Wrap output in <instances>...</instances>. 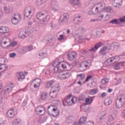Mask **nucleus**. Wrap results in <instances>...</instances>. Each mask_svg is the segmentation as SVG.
<instances>
[{"label": "nucleus", "instance_id": "nucleus-34", "mask_svg": "<svg viewBox=\"0 0 125 125\" xmlns=\"http://www.w3.org/2000/svg\"><path fill=\"white\" fill-rule=\"evenodd\" d=\"M4 13L5 14H9L10 13V9L7 7H4Z\"/></svg>", "mask_w": 125, "mask_h": 125}, {"label": "nucleus", "instance_id": "nucleus-37", "mask_svg": "<svg viewBox=\"0 0 125 125\" xmlns=\"http://www.w3.org/2000/svg\"><path fill=\"white\" fill-rule=\"evenodd\" d=\"M71 3L74 4L75 5H78L79 4V0H69Z\"/></svg>", "mask_w": 125, "mask_h": 125}, {"label": "nucleus", "instance_id": "nucleus-27", "mask_svg": "<svg viewBox=\"0 0 125 125\" xmlns=\"http://www.w3.org/2000/svg\"><path fill=\"white\" fill-rule=\"evenodd\" d=\"M39 56L40 57L41 59H43L44 57L47 56V53L43 52L42 53H39Z\"/></svg>", "mask_w": 125, "mask_h": 125}, {"label": "nucleus", "instance_id": "nucleus-10", "mask_svg": "<svg viewBox=\"0 0 125 125\" xmlns=\"http://www.w3.org/2000/svg\"><path fill=\"white\" fill-rule=\"evenodd\" d=\"M6 117L8 118H10V119H13L14 117H15L16 113L14 112V109H12L11 110H9L6 113Z\"/></svg>", "mask_w": 125, "mask_h": 125}, {"label": "nucleus", "instance_id": "nucleus-14", "mask_svg": "<svg viewBox=\"0 0 125 125\" xmlns=\"http://www.w3.org/2000/svg\"><path fill=\"white\" fill-rule=\"evenodd\" d=\"M68 15H69L68 14V13H65L63 14V15L60 18V20L62 23L63 22L67 21V20H68Z\"/></svg>", "mask_w": 125, "mask_h": 125}, {"label": "nucleus", "instance_id": "nucleus-54", "mask_svg": "<svg viewBox=\"0 0 125 125\" xmlns=\"http://www.w3.org/2000/svg\"><path fill=\"white\" fill-rule=\"evenodd\" d=\"M105 48L107 50H110V49L111 48V45H110L109 44H107V45L105 46Z\"/></svg>", "mask_w": 125, "mask_h": 125}, {"label": "nucleus", "instance_id": "nucleus-1", "mask_svg": "<svg viewBox=\"0 0 125 125\" xmlns=\"http://www.w3.org/2000/svg\"><path fill=\"white\" fill-rule=\"evenodd\" d=\"M37 18L38 20H40L41 24H46L49 20V16L45 15V14L42 12H39L37 14Z\"/></svg>", "mask_w": 125, "mask_h": 125}, {"label": "nucleus", "instance_id": "nucleus-30", "mask_svg": "<svg viewBox=\"0 0 125 125\" xmlns=\"http://www.w3.org/2000/svg\"><path fill=\"white\" fill-rule=\"evenodd\" d=\"M0 66V70H3V71H6V69L8 68V66L4 63H1Z\"/></svg>", "mask_w": 125, "mask_h": 125}, {"label": "nucleus", "instance_id": "nucleus-7", "mask_svg": "<svg viewBox=\"0 0 125 125\" xmlns=\"http://www.w3.org/2000/svg\"><path fill=\"white\" fill-rule=\"evenodd\" d=\"M11 90H12V87H11V86H8L4 90L2 91V86L0 85V93H1L2 92L4 95H5V94H8Z\"/></svg>", "mask_w": 125, "mask_h": 125}, {"label": "nucleus", "instance_id": "nucleus-11", "mask_svg": "<svg viewBox=\"0 0 125 125\" xmlns=\"http://www.w3.org/2000/svg\"><path fill=\"white\" fill-rule=\"evenodd\" d=\"M42 108L43 109L44 111L45 110V107H44V106H42L41 105L37 106L35 109V111L37 112V114L40 116H42V115H43V113H42V110L41 109Z\"/></svg>", "mask_w": 125, "mask_h": 125}, {"label": "nucleus", "instance_id": "nucleus-2", "mask_svg": "<svg viewBox=\"0 0 125 125\" xmlns=\"http://www.w3.org/2000/svg\"><path fill=\"white\" fill-rule=\"evenodd\" d=\"M97 4L98 6L95 8V12L97 13H99L100 11H102L103 10H105L106 12H111V11L112 10V7L111 6L105 7V6H104V4L101 2H99Z\"/></svg>", "mask_w": 125, "mask_h": 125}, {"label": "nucleus", "instance_id": "nucleus-41", "mask_svg": "<svg viewBox=\"0 0 125 125\" xmlns=\"http://www.w3.org/2000/svg\"><path fill=\"white\" fill-rule=\"evenodd\" d=\"M106 47L104 46L103 47V48H102L100 51H99V53H100V54H102V55H104V51H105V50H106Z\"/></svg>", "mask_w": 125, "mask_h": 125}, {"label": "nucleus", "instance_id": "nucleus-24", "mask_svg": "<svg viewBox=\"0 0 125 125\" xmlns=\"http://www.w3.org/2000/svg\"><path fill=\"white\" fill-rule=\"evenodd\" d=\"M19 75L20 77L18 78V81L20 82H22V81L25 79V75H24V74L21 72H20Z\"/></svg>", "mask_w": 125, "mask_h": 125}, {"label": "nucleus", "instance_id": "nucleus-50", "mask_svg": "<svg viewBox=\"0 0 125 125\" xmlns=\"http://www.w3.org/2000/svg\"><path fill=\"white\" fill-rule=\"evenodd\" d=\"M79 101H83L84 100V97L81 96H79L78 98Z\"/></svg>", "mask_w": 125, "mask_h": 125}, {"label": "nucleus", "instance_id": "nucleus-17", "mask_svg": "<svg viewBox=\"0 0 125 125\" xmlns=\"http://www.w3.org/2000/svg\"><path fill=\"white\" fill-rule=\"evenodd\" d=\"M54 80H51L50 81H47L45 83V86L46 88H49L51 86H52L53 84L54 83Z\"/></svg>", "mask_w": 125, "mask_h": 125}, {"label": "nucleus", "instance_id": "nucleus-36", "mask_svg": "<svg viewBox=\"0 0 125 125\" xmlns=\"http://www.w3.org/2000/svg\"><path fill=\"white\" fill-rule=\"evenodd\" d=\"M17 42H11L10 44L9 45H8L7 46V47L8 48L9 47V46H11V47H14V46H15L16 45H17Z\"/></svg>", "mask_w": 125, "mask_h": 125}, {"label": "nucleus", "instance_id": "nucleus-35", "mask_svg": "<svg viewBox=\"0 0 125 125\" xmlns=\"http://www.w3.org/2000/svg\"><path fill=\"white\" fill-rule=\"evenodd\" d=\"M98 92V89H96V88L93 89L90 91V94L91 95L95 94V93H97Z\"/></svg>", "mask_w": 125, "mask_h": 125}, {"label": "nucleus", "instance_id": "nucleus-55", "mask_svg": "<svg viewBox=\"0 0 125 125\" xmlns=\"http://www.w3.org/2000/svg\"><path fill=\"white\" fill-rule=\"evenodd\" d=\"M4 102V98L2 97L0 98V104H2Z\"/></svg>", "mask_w": 125, "mask_h": 125}, {"label": "nucleus", "instance_id": "nucleus-53", "mask_svg": "<svg viewBox=\"0 0 125 125\" xmlns=\"http://www.w3.org/2000/svg\"><path fill=\"white\" fill-rule=\"evenodd\" d=\"M91 78H92V76H90V75L88 76L85 80V82L86 83V82H88V81H89V80H90Z\"/></svg>", "mask_w": 125, "mask_h": 125}, {"label": "nucleus", "instance_id": "nucleus-48", "mask_svg": "<svg viewBox=\"0 0 125 125\" xmlns=\"http://www.w3.org/2000/svg\"><path fill=\"white\" fill-rule=\"evenodd\" d=\"M27 105V100H24L21 104L22 107H25Z\"/></svg>", "mask_w": 125, "mask_h": 125}, {"label": "nucleus", "instance_id": "nucleus-52", "mask_svg": "<svg viewBox=\"0 0 125 125\" xmlns=\"http://www.w3.org/2000/svg\"><path fill=\"white\" fill-rule=\"evenodd\" d=\"M82 53L83 54H84V55H86L87 54H88V53H89V51L85 50H83Z\"/></svg>", "mask_w": 125, "mask_h": 125}, {"label": "nucleus", "instance_id": "nucleus-58", "mask_svg": "<svg viewBox=\"0 0 125 125\" xmlns=\"http://www.w3.org/2000/svg\"><path fill=\"white\" fill-rule=\"evenodd\" d=\"M64 39V35L62 34L60 36V38H59V41H62Z\"/></svg>", "mask_w": 125, "mask_h": 125}, {"label": "nucleus", "instance_id": "nucleus-18", "mask_svg": "<svg viewBox=\"0 0 125 125\" xmlns=\"http://www.w3.org/2000/svg\"><path fill=\"white\" fill-rule=\"evenodd\" d=\"M112 101L111 100V98H106L104 100V104L106 106H109L112 104Z\"/></svg>", "mask_w": 125, "mask_h": 125}, {"label": "nucleus", "instance_id": "nucleus-29", "mask_svg": "<svg viewBox=\"0 0 125 125\" xmlns=\"http://www.w3.org/2000/svg\"><path fill=\"white\" fill-rule=\"evenodd\" d=\"M74 21H77V22H82L83 21V19L81 16H77L74 19Z\"/></svg>", "mask_w": 125, "mask_h": 125}, {"label": "nucleus", "instance_id": "nucleus-28", "mask_svg": "<svg viewBox=\"0 0 125 125\" xmlns=\"http://www.w3.org/2000/svg\"><path fill=\"white\" fill-rule=\"evenodd\" d=\"M11 21L14 25H17L19 23V21L16 17H13Z\"/></svg>", "mask_w": 125, "mask_h": 125}, {"label": "nucleus", "instance_id": "nucleus-8", "mask_svg": "<svg viewBox=\"0 0 125 125\" xmlns=\"http://www.w3.org/2000/svg\"><path fill=\"white\" fill-rule=\"evenodd\" d=\"M41 80L40 79L37 78V79H34L32 81V83H34L33 86L34 88L39 89V88H40V86H41Z\"/></svg>", "mask_w": 125, "mask_h": 125}, {"label": "nucleus", "instance_id": "nucleus-62", "mask_svg": "<svg viewBox=\"0 0 125 125\" xmlns=\"http://www.w3.org/2000/svg\"><path fill=\"white\" fill-rule=\"evenodd\" d=\"M27 49H28V51H30L32 50H33V46H30L27 47Z\"/></svg>", "mask_w": 125, "mask_h": 125}, {"label": "nucleus", "instance_id": "nucleus-60", "mask_svg": "<svg viewBox=\"0 0 125 125\" xmlns=\"http://www.w3.org/2000/svg\"><path fill=\"white\" fill-rule=\"evenodd\" d=\"M107 93H105V92H103V93H102L101 95L100 96V97H106V94Z\"/></svg>", "mask_w": 125, "mask_h": 125}, {"label": "nucleus", "instance_id": "nucleus-59", "mask_svg": "<svg viewBox=\"0 0 125 125\" xmlns=\"http://www.w3.org/2000/svg\"><path fill=\"white\" fill-rule=\"evenodd\" d=\"M69 53H71L72 55H74V57L76 58V56L77 55V53L75 51H72L69 52Z\"/></svg>", "mask_w": 125, "mask_h": 125}, {"label": "nucleus", "instance_id": "nucleus-38", "mask_svg": "<svg viewBox=\"0 0 125 125\" xmlns=\"http://www.w3.org/2000/svg\"><path fill=\"white\" fill-rule=\"evenodd\" d=\"M6 43H7V42L6 41H5V42L1 41L0 45L1 47H2L3 48H8L7 47H5V46L4 45L5 44H6Z\"/></svg>", "mask_w": 125, "mask_h": 125}, {"label": "nucleus", "instance_id": "nucleus-9", "mask_svg": "<svg viewBox=\"0 0 125 125\" xmlns=\"http://www.w3.org/2000/svg\"><path fill=\"white\" fill-rule=\"evenodd\" d=\"M73 66L71 65L69 62H64L62 64V68L63 69V70H65V71H70L72 70V67Z\"/></svg>", "mask_w": 125, "mask_h": 125}, {"label": "nucleus", "instance_id": "nucleus-12", "mask_svg": "<svg viewBox=\"0 0 125 125\" xmlns=\"http://www.w3.org/2000/svg\"><path fill=\"white\" fill-rule=\"evenodd\" d=\"M103 43L102 42H99V43H97L91 49H89V51H94L95 52L97 49L99 48V47H101L102 45H103Z\"/></svg>", "mask_w": 125, "mask_h": 125}, {"label": "nucleus", "instance_id": "nucleus-45", "mask_svg": "<svg viewBox=\"0 0 125 125\" xmlns=\"http://www.w3.org/2000/svg\"><path fill=\"white\" fill-rule=\"evenodd\" d=\"M78 77H80L82 80H83L85 78V75L84 74H80L77 75V77L78 78Z\"/></svg>", "mask_w": 125, "mask_h": 125}, {"label": "nucleus", "instance_id": "nucleus-20", "mask_svg": "<svg viewBox=\"0 0 125 125\" xmlns=\"http://www.w3.org/2000/svg\"><path fill=\"white\" fill-rule=\"evenodd\" d=\"M119 97H118L116 101V108L120 109V108L124 105V103H122L119 101Z\"/></svg>", "mask_w": 125, "mask_h": 125}, {"label": "nucleus", "instance_id": "nucleus-23", "mask_svg": "<svg viewBox=\"0 0 125 125\" xmlns=\"http://www.w3.org/2000/svg\"><path fill=\"white\" fill-rule=\"evenodd\" d=\"M13 125H21V122L20 121V119H16L14 120L12 122Z\"/></svg>", "mask_w": 125, "mask_h": 125}, {"label": "nucleus", "instance_id": "nucleus-42", "mask_svg": "<svg viewBox=\"0 0 125 125\" xmlns=\"http://www.w3.org/2000/svg\"><path fill=\"white\" fill-rule=\"evenodd\" d=\"M112 58L114 61V63H116V62H117V61L120 60V57H119V56H116L115 57H113Z\"/></svg>", "mask_w": 125, "mask_h": 125}, {"label": "nucleus", "instance_id": "nucleus-47", "mask_svg": "<svg viewBox=\"0 0 125 125\" xmlns=\"http://www.w3.org/2000/svg\"><path fill=\"white\" fill-rule=\"evenodd\" d=\"M30 14L31 13L24 12V18H29V16H30Z\"/></svg>", "mask_w": 125, "mask_h": 125}, {"label": "nucleus", "instance_id": "nucleus-21", "mask_svg": "<svg viewBox=\"0 0 125 125\" xmlns=\"http://www.w3.org/2000/svg\"><path fill=\"white\" fill-rule=\"evenodd\" d=\"M83 67L85 68H87V67H88V65L85 64V62H83L81 64H80L79 69L80 71H82V72L84 71V69H83Z\"/></svg>", "mask_w": 125, "mask_h": 125}, {"label": "nucleus", "instance_id": "nucleus-33", "mask_svg": "<svg viewBox=\"0 0 125 125\" xmlns=\"http://www.w3.org/2000/svg\"><path fill=\"white\" fill-rule=\"evenodd\" d=\"M24 12H27L28 13H32V7H27L24 9Z\"/></svg>", "mask_w": 125, "mask_h": 125}, {"label": "nucleus", "instance_id": "nucleus-49", "mask_svg": "<svg viewBox=\"0 0 125 125\" xmlns=\"http://www.w3.org/2000/svg\"><path fill=\"white\" fill-rule=\"evenodd\" d=\"M9 56L10 57H11V58H14V57L16 56V53H10L9 54Z\"/></svg>", "mask_w": 125, "mask_h": 125}, {"label": "nucleus", "instance_id": "nucleus-16", "mask_svg": "<svg viewBox=\"0 0 125 125\" xmlns=\"http://www.w3.org/2000/svg\"><path fill=\"white\" fill-rule=\"evenodd\" d=\"M125 62H118L117 63H116L115 65L114 66V70H120V67L122 66L123 67V66H125Z\"/></svg>", "mask_w": 125, "mask_h": 125}, {"label": "nucleus", "instance_id": "nucleus-63", "mask_svg": "<svg viewBox=\"0 0 125 125\" xmlns=\"http://www.w3.org/2000/svg\"><path fill=\"white\" fill-rule=\"evenodd\" d=\"M89 101H90V99L89 98H87L85 99V102L86 103H89Z\"/></svg>", "mask_w": 125, "mask_h": 125}, {"label": "nucleus", "instance_id": "nucleus-61", "mask_svg": "<svg viewBox=\"0 0 125 125\" xmlns=\"http://www.w3.org/2000/svg\"><path fill=\"white\" fill-rule=\"evenodd\" d=\"M0 62H4V63H5V59L3 58H0Z\"/></svg>", "mask_w": 125, "mask_h": 125}, {"label": "nucleus", "instance_id": "nucleus-51", "mask_svg": "<svg viewBox=\"0 0 125 125\" xmlns=\"http://www.w3.org/2000/svg\"><path fill=\"white\" fill-rule=\"evenodd\" d=\"M119 47H120V45L119 44L118 45L114 44L113 45V48L114 50H118V48H119Z\"/></svg>", "mask_w": 125, "mask_h": 125}, {"label": "nucleus", "instance_id": "nucleus-3", "mask_svg": "<svg viewBox=\"0 0 125 125\" xmlns=\"http://www.w3.org/2000/svg\"><path fill=\"white\" fill-rule=\"evenodd\" d=\"M32 34V31L31 28H28L27 29H23L21 30L19 34L20 38L21 39H25V38L30 36Z\"/></svg>", "mask_w": 125, "mask_h": 125}, {"label": "nucleus", "instance_id": "nucleus-64", "mask_svg": "<svg viewBox=\"0 0 125 125\" xmlns=\"http://www.w3.org/2000/svg\"><path fill=\"white\" fill-rule=\"evenodd\" d=\"M3 30V27L0 28V33H1V34H4V31Z\"/></svg>", "mask_w": 125, "mask_h": 125}, {"label": "nucleus", "instance_id": "nucleus-39", "mask_svg": "<svg viewBox=\"0 0 125 125\" xmlns=\"http://www.w3.org/2000/svg\"><path fill=\"white\" fill-rule=\"evenodd\" d=\"M109 83V80L108 79H103L101 81L102 84H105V83Z\"/></svg>", "mask_w": 125, "mask_h": 125}, {"label": "nucleus", "instance_id": "nucleus-46", "mask_svg": "<svg viewBox=\"0 0 125 125\" xmlns=\"http://www.w3.org/2000/svg\"><path fill=\"white\" fill-rule=\"evenodd\" d=\"M114 62V59H113L112 58H109L107 59V60L106 61V62H107V63H112V62Z\"/></svg>", "mask_w": 125, "mask_h": 125}, {"label": "nucleus", "instance_id": "nucleus-31", "mask_svg": "<svg viewBox=\"0 0 125 125\" xmlns=\"http://www.w3.org/2000/svg\"><path fill=\"white\" fill-rule=\"evenodd\" d=\"M67 58L68 59H69V60L72 61V60H74V59H75L76 58L74 57V55H72L71 53H68L67 54Z\"/></svg>", "mask_w": 125, "mask_h": 125}, {"label": "nucleus", "instance_id": "nucleus-25", "mask_svg": "<svg viewBox=\"0 0 125 125\" xmlns=\"http://www.w3.org/2000/svg\"><path fill=\"white\" fill-rule=\"evenodd\" d=\"M109 23L110 24H115V25H118V24L120 25L121 24V23H120V22L119 21V20H118V19H113V20H111L109 22Z\"/></svg>", "mask_w": 125, "mask_h": 125}, {"label": "nucleus", "instance_id": "nucleus-6", "mask_svg": "<svg viewBox=\"0 0 125 125\" xmlns=\"http://www.w3.org/2000/svg\"><path fill=\"white\" fill-rule=\"evenodd\" d=\"M62 63V61H60V58H57L53 62L54 66H56L57 68V71H60V72H62V69L60 68L59 65Z\"/></svg>", "mask_w": 125, "mask_h": 125}, {"label": "nucleus", "instance_id": "nucleus-32", "mask_svg": "<svg viewBox=\"0 0 125 125\" xmlns=\"http://www.w3.org/2000/svg\"><path fill=\"white\" fill-rule=\"evenodd\" d=\"M47 97V93L43 92L41 94V99L45 100Z\"/></svg>", "mask_w": 125, "mask_h": 125}, {"label": "nucleus", "instance_id": "nucleus-40", "mask_svg": "<svg viewBox=\"0 0 125 125\" xmlns=\"http://www.w3.org/2000/svg\"><path fill=\"white\" fill-rule=\"evenodd\" d=\"M116 118H117V115L114 113H113L109 116V119H110L111 121H114Z\"/></svg>", "mask_w": 125, "mask_h": 125}, {"label": "nucleus", "instance_id": "nucleus-22", "mask_svg": "<svg viewBox=\"0 0 125 125\" xmlns=\"http://www.w3.org/2000/svg\"><path fill=\"white\" fill-rule=\"evenodd\" d=\"M58 8V5L56 3H53L51 5V9L53 11H57Z\"/></svg>", "mask_w": 125, "mask_h": 125}, {"label": "nucleus", "instance_id": "nucleus-56", "mask_svg": "<svg viewBox=\"0 0 125 125\" xmlns=\"http://www.w3.org/2000/svg\"><path fill=\"white\" fill-rule=\"evenodd\" d=\"M119 21L120 22H121V23H123L124 22H125V19L123 18H121L119 19Z\"/></svg>", "mask_w": 125, "mask_h": 125}, {"label": "nucleus", "instance_id": "nucleus-5", "mask_svg": "<svg viewBox=\"0 0 125 125\" xmlns=\"http://www.w3.org/2000/svg\"><path fill=\"white\" fill-rule=\"evenodd\" d=\"M77 100V98H72L71 100H69L65 98L64 100L62 101V104L64 106H71L72 104H71V101L73 103V104H75L76 102L74 101V100Z\"/></svg>", "mask_w": 125, "mask_h": 125}, {"label": "nucleus", "instance_id": "nucleus-19", "mask_svg": "<svg viewBox=\"0 0 125 125\" xmlns=\"http://www.w3.org/2000/svg\"><path fill=\"white\" fill-rule=\"evenodd\" d=\"M53 112H54L52 116L53 117H54L55 118H56V117H58V116H59V114L60 113L59 110H58L57 108H53Z\"/></svg>", "mask_w": 125, "mask_h": 125}, {"label": "nucleus", "instance_id": "nucleus-26", "mask_svg": "<svg viewBox=\"0 0 125 125\" xmlns=\"http://www.w3.org/2000/svg\"><path fill=\"white\" fill-rule=\"evenodd\" d=\"M85 122H86V117H83L80 119L79 125H83V124H84Z\"/></svg>", "mask_w": 125, "mask_h": 125}, {"label": "nucleus", "instance_id": "nucleus-44", "mask_svg": "<svg viewBox=\"0 0 125 125\" xmlns=\"http://www.w3.org/2000/svg\"><path fill=\"white\" fill-rule=\"evenodd\" d=\"M42 3H44L43 2H42L41 0H37L36 1V4L37 5H42Z\"/></svg>", "mask_w": 125, "mask_h": 125}, {"label": "nucleus", "instance_id": "nucleus-57", "mask_svg": "<svg viewBox=\"0 0 125 125\" xmlns=\"http://www.w3.org/2000/svg\"><path fill=\"white\" fill-rule=\"evenodd\" d=\"M66 99H68V100H71L73 97H72V95L70 94L69 96H67L66 98Z\"/></svg>", "mask_w": 125, "mask_h": 125}, {"label": "nucleus", "instance_id": "nucleus-43", "mask_svg": "<svg viewBox=\"0 0 125 125\" xmlns=\"http://www.w3.org/2000/svg\"><path fill=\"white\" fill-rule=\"evenodd\" d=\"M3 30L4 31V34H6L9 32V28L8 27H3Z\"/></svg>", "mask_w": 125, "mask_h": 125}, {"label": "nucleus", "instance_id": "nucleus-15", "mask_svg": "<svg viewBox=\"0 0 125 125\" xmlns=\"http://www.w3.org/2000/svg\"><path fill=\"white\" fill-rule=\"evenodd\" d=\"M53 36L51 35H47L44 38V41H45L48 42H52V41H53Z\"/></svg>", "mask_w": 125, "mask_h": 125}, {"label": "nucleus", "instance_id": "nucleus-13", "mask_svg": "<svg viewBox=\"0 0 125 125\" xmlns=\"http://www.w3.org/2000/svg\"><path fill=\"white\" fill-rule=\"evenodd\" d=\"M70 75H69V73H64L63 72H61L59 74V77L61 79V80H66V79L69 78Z\"/></svg>", "mask_w": 125, "mask_h": 125}, {"label": "nucleus", "instance_id": "nucleus-4", "mask_svg": "<svg viewBox=\"0 0 125 125\" xmlns=\"http://www.w3.org/2000/svg\"><path fill=\"white\" fill-rule=\"evenodd\" d=\"M53 87L56 88V89L54 90L52 92H50L49 96L51 97V98H55V97L58 95V92H59V91L60 90L59 89L60 86H59L58 84H56V85L54 86Z\"/></svg>", "mask_w": 125, "mask_h": 125}]
</instances>
